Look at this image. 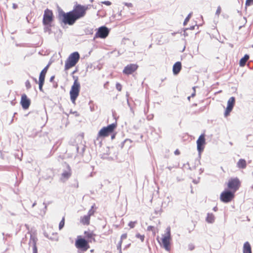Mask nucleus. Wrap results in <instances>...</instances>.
<instances>
[{
  "instance_id": "obj_37",
  "label": "nucleus",
  "mask_w": 253,
  "mask_h": 253,
  "mask_svg": "<svg viewBox=\"0 0 253 253\" xmlns=\"http://www.w3.org/2000/svg\"><path fill=\"white\" fill-rule=\"evenodd\" d=\"M45 27L44 28V32H47V31L50 32V28H49V26H50V25H45Z\"/></svg>"
},
{
  "instance_id": "obj_48",
  "label": "nucleus",
  "mask_w": 253,
  "mask_h": 253,
  "mask_svg": "<svg viewBox=\"0 0 253 253\" xmlns=\"http://www.w3.org/2000/svg\"><path fill=\"white\" fill-rule=\"evenodd\" d=\"M174 153L176 155L179 154V151L178 150H176V151H175Z\"/></svg>"
},
{
  "instance_id": "obj_21",
  "label": "nucleus",
  "mask_w": 253,
  "mask_h": 253,
  "mask_svg": "<svg viewBox=\"0 0 253 253\" xmlns=\"http://www.w3.org/2000/svg\"><path fill=\"white\" fill-rule=\"evenodd\" d=\"M84 234L85 237L88 239V242H91L92 241H95V239L93 238L94 234L90 231H84Z\"/></svg>"
},
{
  "instance_id": "obj_34",
  "label": "nucleus",
  "mask_w": 253,
  "mask_h": 253,
  "mask_svg": "<svg viewBox=\"0 0 253 253\" xmlns=\"http://www.w3.org/2000/svg\"><path fill=\"white\" fill-rule=\"evenodd\" d=\"M94 212V211L93 210V206L91 207V209H90L88 212L87 215H89V217H90V216L93 215Z\"/></svg>"
},
{
  "instance_id": "obj_6",
  "label": "nucleus",
  "mask_w": 253,
  "mask_h": 253,
  "mask_svg": "<svg viewBox=\"0 0 253 253\" xmlns=\"http://www.w3.org/2000/svg\"><path fill=\"white\" fill-rule=\"evenodd\" d=\"M116 127V125L113 123L106 127H103L101 128L98 133V136L99 137H106L110 133H112Z\"/></svg>"
},
{
  "instance_id": "obj_41",
  "label": "nucleus",
  "mask_w": 253,
  "mask_h": 253,
  "mask_svg": "<svg viewBox=\"0 0 253 253\" xmlns=\"http://www.w3.org/2000/svg\"><path fill=\"white\" fill-rule=\"evenodd\" d=\"M102 3L106 5H110L111 4V2L110 1H103L101 2Z\"/></svg>"
},
{
  "instance_id": "obj_17",
  "label": "nucleus",
  "mask_w": 253,
  "mask_h": 253,
  "mask_svg": "<svg viewBox=\"0 0 253 253\" xmlns=\"http://www.w3.org/2000/svg\"><path fill=\"white\" fill-rule=\"evenodd\" d=\"M37 240L38 239L36 236L34 234L30 233V239L29 242V245L30 246H32L33 253H38V249L36 246Z\"/></svg>"
},
{
  "instance_id": "obj_7",
  "label": "nucleus",
  "mask_w": 253,
  "mask_h": 253,
  "mask_svg": "<svg viewBox=\"0 0 253 253\" xmlns=\"http://www.w3.org/2000/svg\"><path fill=\"white\" fill-rule=\"evenodd\" d=\"M80 84L73 83L70 91V98L72 102H74L79 95Z\"/></svg>"
},
{
  "instance_id": "obj_12",
  "label": "nucleus",
  "mask_w": 253,
  "mask_h": 253,
  "mask_svg": "<svg viewBox=\"0 0 253 253\" xmlns=\"http://www.w3.org/2000/svg\"><path fill=\"white\" fill-rule=\"evenodd\" d=\"M48 68V65H47L41 71L39 76V89L40 91H42V86L44 83V79L45 77V75L47 73V70Z\"/></svg>"
},
{
  "instance_id": "obj_18",
  "label": "nucleus",
  "mask_w": 253,
  "mask_h": 253,
  "mask_svg": "<svg viewBox=\"0 0 253 253\" xmlns=\"http://www.w3.org/2000/svg\"><path fill=\"white\" fill-rule=\"evenodd\" d=\"M181 69V63L180 62H176L173 66L172 71L174 75L178 74Z\"/></svg>"
},
{
  "instance_id": "obj_24",
  "label": "nucleus",
  "mask_w": 253,
  "mask_h": 253,
  "mask_svg": "<svg viewBox=\"0 0 253 253\" xmlns=\"http://www.w3.org/2000/svg\"><path fill=\"white\" fill-rule=\"evenodd\" d=\"M206 220L208 223H213L215 220V217L212 213H208Z\"/></svg>"
},
{
  "instance_id": "obj_25",
  "label": "nucleus",
  "mask_w": 253,
  "mask_h": 253,
  "mask_svg": "<svg viewBox=\"0 0 253 253\" xmlns=\"http://www.w3.org/2000/svg\"><path fill=\"white\" fill-rule=\"evenodd\" d=\"M249 59V55L248 54H245L243 58H242L240 60V66L241 67L245 66Z\"/></svg>"
},
{
  "instance_id": "obj_35",
  "label": "nucleus",
  "mask_w": 253,
  "mask_h": 253,
  "mask_svg": "<svg viewBox=\"0 0 253 253\" xmlns=\"http://www.w3.org/2000/svg\"><path fill=\"white\" fill-rule=\"evenodd\" d=\"M253 4V0H246V5L250 6Z\"/></svg>"
},
{
  "instance_id": "obj_31",
  "label": "nucleus",
  "mask_w": 253,
  "mask_h": 253,
  "mask_svg": "<svg viewBox=\"0 0 253 253\" xmlns=\"http://www.w3.org/2000/svg\"><path fill=\"white\" fill-rule=\"evenodd\" d=\"M86 34H92L93 32V29L87 28L85 30Z\"/></svg>"
},
{
  "instance_id": "obj_44",
  "label": "nucleus",
  "mask_w": 253,
  "mask_h": 253,
  "mask_svg": "<svg viewBox=\"0 0 253 253\" xmlns=\"http://www.w3.org/2000/svg\"><path fill=\"white\" fill-rule=\"evenodd\" d=\"M189 249L190 250L192 251L194 249V246L192 244L189 245Z\"/></svg>"
},
{
  "instance_id": "obj_56",
  "label": "nucleus",
  "mask_w": 253,
  "mask_h": 253,
  "mask_svg": "<svg viewBox=\"0 0 253 253\" xmlns=\"http://www.w3.org/2000/svg\"><path fill=\"white\" fill-rule=\"evenodd\" d=\"M114 137H115V134L112 135L111 136V138L113 139Z\"/></svg>"
},
{
  "instance_id": "obj_5",
  "label": "nucleus",
  "mask_w": 253,
  "mask_h": 253,
  "mask_svg": "<svg viewBox=\"0 0 253 253\" xmlns=\"http://www.w3.org/2000/svg\"><path fill=\"white\" fill-rule=\"evenodd\" d=\"M76 247L83 252L86 251L89 248L88 242L82 238L78 237L75 242Z\"/></svg>"
},
{
  "instance_id": "obj_28",
  "label": "nucleus",
  "mask_w": 253,
  "mask_h": 253,
  "mask_svg": "<svg viewBox=\"0 0 253 253\" xmlns=\"http://www.w3.org/2000/svg\"><path fill=\"white\" fill-rule=\"evenodd\" d=\"M64 224H65L64 218L63 217L62 218V219L61 220V221L60 222L59 224V230H61V229H62V228L64 226Z\"/></svg>"
},
{
  "instance_id": "obj_33",
  "label": "nucleus",
  "mask_w": 253,
  "mask_h": 253,
  "mask_svg": "<svg viewBox=\"0 0 253 253\" xmlns=\"http://www.w3.org/2000/svg\"><path fill=\"white\" fill-rule=\"evenodd\" d=\"M116 89H117L118 91H121V90H122V85H121L120 83H117L116 84Z\"/></svg>"
},
{
  "instance_id": "obj_4",
  "label": "nucleus",
  "mask_w": 253,
  "mask_h": 253,
  "mask_svg": "<svg viewBox=\"0 0 253 253\" xmlns=\"http://www.w3.org/2000/svg\"><path fill=\"white\" fill-rule=\"evenodd\" d=\"M240 185L241 182L238 177L230 178L227 183V187L229 190L234 193L239 189Z\"/></svg>"
},
{
  "instance_id": "obj_11",
  "label": "nucleus",
  "mask_w": 253,
  "mask_h": 253,
  "mask_svg": "<svg viewBox=\"0 0 253 253\" xmlns=\"http://www.w3.org/2000/svg\"><path fill=\"white\" fill-rule=\"evenodd\" d=\"M66 165V168L63 169V172L61 174L60 180L63 182L67 180L71 176L72 170L71 167L68 164Z\"/></svg>"
},
{
  "instance_id": "obj_43",
  "label": "nucleus",
  "mask_w": 253,
  "mask_h": 253,
  "mask_svg": "<svg viewBox=\"0 0 253 253\" xmlns=\"http://www.w3.org/2000/svg\"><path fill=\"white\" fill-rule=\"evenodd\" d=\"M243 19H244V25H243L239 26V29H241L242 28V27H243V26H244V25H245V24L246 23V22H247L246 18L245 17H244V18H243Z\"/></svg>"
},
{
  "instance_id": "obj_45",
  "label": "nucleus",
  "mask_w": 253,
  "mask_h": 253,
  "mask_svg": "<svg viewBox=\"0 0 253 253\" xmlns=\"http://www.w3.org/2000/svg\"><path fill=\"white\" fill-rule=\"evenodd\" d=\"M18 7L16 3H13L12 4V8L13 9H16Z\"/></svg>"
},
{
  "instance_id": "obj_54",
  "label": "nucleus",
  "mask_w": 253,
  "mask_h": 253,
  "mask_svg": "<svg viewBox=\"0 0 253 253\" xmlns=\"http://www.w3.org/2000/svg\"><path fill=\"white\" fill-rule=\"evenodd\" d=\"M36 202L34 203V204L32 205V208L36 206Z\"/></svg>"
},
{
  "instance_id": "obj_26",
  "label": "nucleus",
  "mask_w": 253,
  "mask_h": 253,
  "mask_svg": "<svg viewBox=\"0 0 253 253\" xmlns=\"http://www.w3.org/2000/svg\"><path fill=\"white\" fill-rule=\"evenodd\" d=\"M164 237H167L168 239H171L170 227H168L166 228V233L165 234V236H164Z\"/></svg>"
},
{
  "instance_id": "obj_50",
  "label": "nucleus",
  "mask_w": 253,
  "mask_h": 253,
  "mask_svg": "<svg viewBox=\"0 0 253 253\" xmlns=\"http://www.w3.org/2000/svg\"><path fill=\"white\" fill-rule=\"evenodd\" d=\"M44 236L51 240H53L52 238L48 237V235L46 233H44Z\"/></svg>"
},
{
  "instance_id": "obj_47",
  "label": "nucleus",
  "mask_w": 253,
  "mask_h": 253,
  "mask_svg": "<svg viewBox=\"0 0 253 253\" xmlns=\"http://www.w3.org/2000/svg\"><path fill=\"white\" fill-rule=\"evenodd\" d=\"M125 4L128 6H132V4L131 3H126Z\"/></svg>"
},
{
  "instance_id": "obj_15",
  "label": "nucleus",
  "mask_w": 253,
  "mask_h": 253,
  "mask_svg": "<svg viewBox=\"0 0 253 253\" xmlns=\"http://www.w3.org/2000/svg\"><path fill=\"white\" fill-rule=\"evenodd\" d=\"M138 68V66L134 64H130L126 66L124 70L123 73L126 75H130L135 71Z\"/></svg>"
},
{
  "instance_id": "obj_19",
  "label": "nucleus",
  "mask_w": 253,
  "mask_h": 253,
  "mask_svg": "<svg viewBox=\"0 0 253 253\" xmlns=\"http://www.w3.org/2000/svg\"><path fill=\"white\" fill-rule=\"evenodd\" d=\"M170 240L168 239L167 237H163L162 238V243L164 246V248L167 251H169L170 250Z\"/></svg>"
},
{
  "instance_id": "obj_8",
  "label": "nucleus",
  "mask_w": 253,
  "mask_h": 253,
  "mask_svg": "<svg viewBox=\"0 0 253 253\" xmlns=\"http://www.w3.org/2000/svg\"><path fill=\"white\" fill-rule=\"evenodd\" d=\"M234 193L229 190H226L222 192L220 195V200L224 203H229L234 197Z\"/></svg>"
},
{
  "instance_id": "obj_49",
  "label": "nucleus",
  "mask_w": 253,
  "mask_h": 253,
  "mask_svg": "<svg viewBox=\"0 0 253 253\" xmlns=\"http://www.w3.org/2000/svg\"><path fill=\"white\" fill-rule=\"evenodd\" d=\"M54 78V76H52L50 78V82H52Z\"/></svg>"
},
{
  "instance_id": "obj_30",
  "label": "nucleus",
  "mask_w": 253,
  "mask_h": 253,
  "mask_svg": "<svg viewBox=\"0 0 253 253\" xmlns=\"http://www.w3.org/2000/svg\"><path fill=\"white\" fill-rule=\"evenodd\" d=\"M122 241H120L117 246V249L119 251V253H122L121 247H122Z\"/></svg>"
},
{
  "instance_id": "obj_29",
  "label": "nucleus",
  "mask_w": 253,
  "mask_h": 253,
  "mask_svg": "<svg viewBox=\"0 0 253 253\" xmlns=\"http://www.w3.org/2000/svg\"><path fill=\"white\" fill-rule=\"evenodd\" d=\"M135 237L137 238H139L140 239V240L141 241V242H143L144 240V235H140L139 233H137L135 235Z\"/></svg>"
},
{
  "instance_id": "obj_16",
  "label": "nucleus",
  "mask_w": 253,
  "mask_h": 253,
  "mask_svg": "<svg viewBox=\"0 0 253 253\" xmlns=\"http://www.w3.org/2000/svg\"><path fill=\"white\" fill-rule=\"evenodd\" d=\"M20 104L23 109L26 110L29 108L31 104V101L25 94L22 95Z\"/></svg>"
},
{
  "instance_id": "obj_59",
  "label": "nucleus",
  "mask_w": 253,
  "mask_h": 253,
  "mask_svg": "<svg viewBox=\"0 0 253 253\" xmlns=\"http://www.w3.org/2000/svg\"><path fill=\"white\" fill-rule=\"evenodd\" d=\"M34 81H35L36 83H37V80L36 78H33Z\"/></svg>"
},
{
  "instance_id": "obj_42",
  "label": "nucleus",
  "mask_w": 253,
  "mask_h": 253,
  "mask_svg": "<svg viewBox=\"0 0 253 253\" xmlns=\"http://www.w3.org/2000/svg\"><path fill=\"white\" fill-rule=\"evenodd\" d=\"M154 226H149L148 227H147V230L148 231H153V229H154Z\"/></svg>"
},
{
  "instance_id": "obj_63",
  "label": "nucleus",
  "mask_w": 253,
  "mask_h": 253,
  "mask_svg": "<svg viewBox=\"0 0 253 253\" xmlns=\"http://www.w3.org/2000/svg\"><path fill=\"white\" fill-rule=\"evenodd\" d=\"M151 46H152V44H150V45H149V48H151Z\"/></svg>"
},
{
  "instance_id": "obj_64",
  "label": "nucleus",
  "mask_w": 253,
  "mask_h": 253,
  "mask_svg": "<svg viewBox=\"0 0 253 253\" xmlns=\"http://www.w3.org/2000/svg\"><path fill=\"white\" fill-rule=\"evenodd\" d=\"M93 251V250H91L90 251H91V252H92Z\"/></svg>"
},
{
  "instance_id": "obj_60",
  "label": "nucleus",
  "mask_w": 253,
  "mask_h": 253,
  "mask_svg": "<svg viewBox=\"0 0 253 253\" xmlns=\"http://www.w3.org/2000/svg\"><path fill=\"white\" fill-rule=\"evenodd\" d=\"M25 226H26V228H27L28 229H29L28 226L27 224H26V225H25Z\"/></svg>"
},
{
  "instance_id": "obj_57",
  "label": "nucleus",
  "mask_w": 253,
  "mask_h": 253,
  "mask_svg": "<svg viewBox=\"0 0 253 253\" xmlns=\"http://www.w3.org/2000/svg\"><path fill=\"white\" fill-rule=\"evenodd\" d=\"M176 34V33H174H174H171V35L174 36Z\"/></svg>"
},
{
  "instance_id": "obj_14",
  "label": "nucleus",
  "mask_w": 253,
  "mask_h": 253,
  "mask_svg": "<svg viewBox=\"0 0 253 253\" xmlns=\"http://www.w3.org/2000/svg\"><path fill=\"white\" fill-rule=\"evenodd\" d=\"M205 144V138L204 134H201L197 140V150L201 153L204 150V145Z\"/></svg>"
},
{
  "instance_id": "obj_20",
  "label": "nucleus",
  "mask_w": 253,
  "mask_h": 253,
  "mask_svg": "<svg viewBox=\"0 0 253 253\" xmlns=\"http://www.w3.org/2000/svg\"><path fill=\"white\" fill-rule=\"evenodd\" d=\"M237 167L239 169H245L247 167L246 161L245 159H240L237 163Z\"/></svg>"
},
{
  "instance_id": "obj_39",
  "label": "nucleus",
  "mask_w": 253,
  "mask_h": 253,
  "mask_svg": "<svg viewBox=\"0 0 253 253\" xmlns=\"http://www.w3.org/2000/svg\"><path fill=\"white\" fill-rule=\"evenodd\" d=\"M73 79L74 80V83H76H76H77V84H80V83H79V82L78 81V77L73 76Z\"/></svg>"
},
{
  "instance_id": "obj_9",
  "label": "nucleus",
  "mask_w": 253,
  "mask_h": 253,
  "mask_svg": "<svg viewBox=\"0 0 253 253\" xmlns=\"http://www.w3.org/2000/svg\"><path fill=\"white\" fill-rule=\"evenodd\" d=\"M109 29L106 26H103L97 29V32L96 33L94 39L101 38L105 39L109 35Z\"/></svg>"
},
{
  "instance_id": "obj_62",
  "label": "nucleus",
  "mask_w": 253,
  "mask_h": 253,
  "mask_svg": "<svg viewBox=\"0 0 253 253\" xmlns=\"http://www.w3.org/2000/svg\"><path fill=\"white\" fill-rule=\"evenodd\" d=\"M193 182H194L195 183H197V182L195 180H193Z\"/></svg>"
},
{
  "instance_id": "obj_13",
  "label": "nucleus",
  "mask_w": 253,
  "mask_h": 253,
  "mask_svg": "<svg viewBox=\"0 0 253 253\" xmlns=\"http://www.w3.org/2000/svg\"><path fill=\"white\" fill-rule=\"evenodd\" d=\"M235 103V98L234 97H231L227 101V106L224 112L225 117L229 115V113L232 110Z\"/></svg>"
},
{
  "instance_id": "obj_38",
  "label": "nucleus",
  "mask_w": 253,
  "mask_h": 253,
  "mask_svg": "<svg viewBox=\"0 0 253 253\" xmlns=\"http://www.w3.org/2000/svg\"><path fill=\"white\" fill-rule=\"evenodd\" d=\"M25 85L27 89L30 88L31 87L30 83L29 81H27L25 83Z\"/></svg>"
},
{
  "instance_id": "obj_36",
  "label": "nucleus",
  "mask_w": 253,
  "mask_h": 253,
  "mask_svg": "<svg viewBox=\"0 0 253 253\" xmlns=\"http://www.w3.org/2000/svg\"><path fill=\"white\" fill-rule=\"evenodd\" d=\"M221 7L220 6H218L217 9H216V13H215V14L217 15H219L221 12Z\"/></svg>"
},
{
  "instance_id": "obj_23",
  "label": "nucleus",
  "mask_w": 253,
  "mask_h": 253,
  "mask_svg": "<svg viewBox=\"0 0 253 253\" xmlns=\"http://www.w3.org/2000/svg\"><path fill=\"white\" fill-rule=\"evenodd\" d=\"M89 215H85L81 218V222L84 225H88L89 224Z\"/></svg>"
},
{
  "instance_id": "obj_52",
  "label": "nucleus",
  "mask_w": 253,
  "mask_h": 253,
  "mask_svg": "<svg viewBox=\"0 0 253 253\" xmlns=\"http://www.w3.org/2000/svg\"><path fill=\"white\" fill-rule=\"evenodd\" d=\"M213 210L215 211H216L217 210V208L216 207H215L213 208Z\"/></svg>"
},
{
  "instance_id": "obj_2",
  "label": "nucleus",
  "mask_w": 253,
  "mask_h": 253,
  "mask_svg": "<svg viewBox=\"0 0 253 253\" xmlns=\"http://www.w3.org/2000/svg\"><path fill=\"white\" fill-rule=\"evenodd\" d=\"M80 54L78 52L71 53L65 62V70H67L75 66L80 59Z\"/></svg>"
},
{
  "instance_id": "obj_27",
  "label": "nucleus",
  "mask_w": 253,
  "mask_h": 253,
  "mask_svg": "<svg viewBox=\"0 0 253 253\" xmlns=\"http://www.w3.org/2000/svg\"><path fill=\"white\" fill-rule=\"evenodd\" d=\"M192 12L190 13L187 15V16L186 17V18L185 19L184 21L183 22V25L184 26H185L187 24V23L188 22V21H189V19H190V18H191V17L192 16Z\"/></svg>"
},
{
  "instance_id": "obj_55",
  "label": "nucleus",
  "mask_w": 253,
  "mask_h": 253,
  "mask_svg": "<svg viewBox=\"0 0 253 253\" xmlns=\"http://www.w3.org/2000/svg\"><path fill=\"white\" fill-rule=\"evenodd\" d=\"M167 168L169 169V170H171V169H172V167H168Z\"/></svg>"
},
{
  "instance_id": "obj_1",
  "label": "nucleus",
  "mask_w": 253,
  "mask_h": 253,
  "mask_svg": "<svg viewBox=\"0 0 253 253\" xmlns=\"http://www.w3.org/2000/svg\"><path fill=\"white\" fill-rule=\"evenodd\" d=\"M58 19L61 22L69 25H73L77 21L71 11L65 13L62 10L59 11Z\"/></svg>"
},
{
  "instance_id": "obj_61",
  "label": "nucleus",
  "mask_w": 253,
  "mask_h": 253,
  "mask_svg": "<svg viewBox=\"0 0 253 253\" xmlns=\"http://www.w3.org/2000/svg\"><path fill=\"white\" fill-rule=\"evenodd\" d=\"M2 209V206L1 204H0V210H1Z\"/></svg>"
},
{
  "instance_id": "obj_53",
  "label": "nucleus",
  "mask_w": 253,
  "mask_h": 253,
  "mask_svg": "<svg viewBox=\"0 0 253 253\" xmlns=\"http://www.w3.org/2000/svg\"><path fill=\"white\" fill-rule=\"evenodd\" d=\"M195 95V92H193L192 94H191V96L192 97H194V96Z\"/></svg>"
},
{
  "instance_id": "obj_3",
  "label": "nucleus",
  "mask_w": 253,
  "mask_h": 253,
  "mask_svg": "<svg viewBox=\"0 0 253 253\" xmlns=\"http://www.w3.org/2000/svg\"><path fill=\"white\" fill-rule=\"evenodd\" d=\"M87 7L79 4H76L73 9L71 11L76 19L77 20L83 17L86 13Z\"/></svg>"
},
{
  "instance_id": "obj_58",
  "label": "nucleus",
  "mask_w": 253,
  "mask_h": 253,
  "mask_svg": "<svg viewBox=\"0 0 253 253\" xmlns=\"http://www.w3.org/2000/svg\"><path fill=\"white\" fill-rule=\"evenodd\" d=\"M76 72H77V70H76L72 72V74H75Z\"/></svg>"
},
{
  "instance_id": "obj_40",
  "label": "nucleus",
  "mask_w": 253,
  "mask_h": 253,
  "mask_svg": "<svg viewBox=\"0 0 253 253\" xmlns=\"http://www.w3.org/2000/svg\"><path fill=\"white\" fill-rule=\"evenodd\" d=\"M126 237H127V234L126 233L122 234L121 237L120 241H123V240L124 239H126Z\"/></svg>"
},
{
  "instance_id": "obj_22",
  "label": "nucleus",
  "mask_w": 253,
  "mask_h": 253,
  "mask_svg": "<svg viewBox=\"0 0 253 253\" xmlns=\"http://www.w3.org/2000/svg\"><path fill=\"white\" fill-rule=\"evenodd\" d=\"M243 253H252L251 247L248 242H246L244 244Z\"/></svg>"
},
{
  "instance_id": "obj_10",
  "label": "nucleus",
  "mask_w": 253,
  "mask_h": 253,
  "mask_svg": "<svg viewBox=\"0 0 253 253\" xmlns=\"http://www.w3.org/2000/svg\"><path fill=\"white\" fill-rule=\"evenodd\" d=\"M53 21V13L51 10L46 9L43 16L42 23L44 25H50Z\"/></svg>"
},
{
  "instance_id": "obj_32",
  "label": "nucleus",
  "mask_w": 253,
  "mask_h": 253,
  "mask_svg": "<svg viewBox=\"0 0 253 253\" xmlns=\"http://www.w3.org/2000/svg\"><path fill=\"white\" fill-rule=\"evenodd\" d=\"M136 223V221H130L128 223V226L131 228H133L134 227L135 224Z\"/></svg>"
},
{
  "instance_id": "obj_46",
  "label": "nucleus",
  "mask_w": 253,
  "mask_h": 253,
  "mask_svg": "<svg viewBox=\"0 0 253 253\" xmlns=\"http://www.w3.org/2000/svg\"><path fill=\"white\" fill-rule=\"evenodd\" d=\"M194 28H195V26H191L190 28H186L185 29V30H194Z\"/></svg>"
},
{
  "instance_id": "obj_51",
  "label": "nucleus",
  "mask_w": 253,
  "mask_h": 253,
  "mask_svg": "<svg viewBox=\"0 0 253 253\" xmlns=\"http://www.w3.org/2000/svg\"><path fill=\"white\" fill-rule=\"evenodd\" d=\"M186 30H185V29L184 31V36H188L186 32Z\"/></svg>"
}]
</instances>
